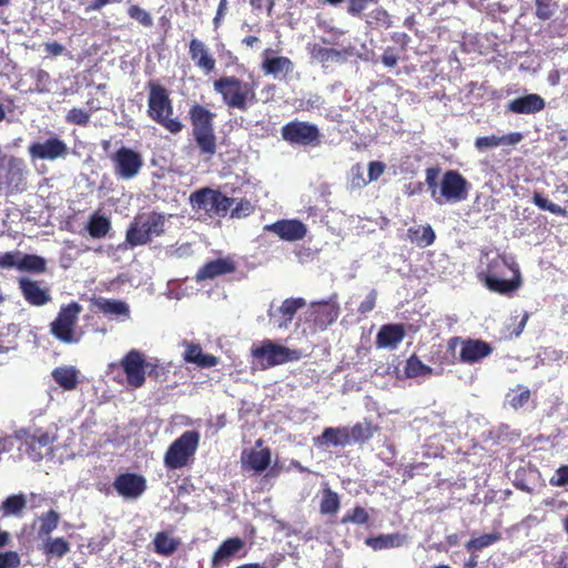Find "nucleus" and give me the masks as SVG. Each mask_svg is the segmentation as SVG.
Masks as SVG:
<instances>
[{
	"instance_id": "nucleus-1",
	"label": "nucleus",
	"mask_w": 568,
	"mask_h": 568,
	"mask_svg": "<svg viewBox=\"0 0 568 568\" xmlns=\"http://www.w3.org/2000/svg\"><path fill=\"white\" fill-rule=\"evenodd\" d=\"M214 91L222 95L223 102L233 109L245 111L256 102L255 87L234 75H225L214 81Z\"/></svg>"
},
{
	"instance_id": "nucleus-2",
	"label": "nucleus",
	"mask_w": 568,
	"mask_h": 568,
	"mask_svg": "<svg viewBox=\"0 0 568 568\" xmlns=\"http://www.w3.org/2000/svg\"><path fill=\"white\" fill-rule=\"evenodd\" d=\"M148 114L171 133H179L183 129L181 121L178 118H172V101L169 98L168 90L160 84L150 83Z\"/></svg>"
},
{
	"instance_id": "nucleus-3",
	"label": "nucleus",
	"mask_w": 568,
	"mask_h": 568,
	"mask_svg": "<svg viewBox=\"0 0 568 568\" xmlns=\"http://www.w3.org/2000/svg\"><path fill=\"white\" fill-rule=\"evenodd\" d=\"M200 435L195 430L184 432L169 447L164 456V464L169 469H179L184 467L190 457L197 448Z\"/></svg>"
},
{
	"instance_id": "nucleus-4",
	"label": "nucleus",
	"mask_w": 568,
	"mask_h": 568,
	"mask_svg": "<svg viewBox=\"0 0 568 568\" xmlns=\"http://www.w3.org/2000/svg\"><path fill=\"white\" fill-rule=\"evenodd\" d=\"M251 353L255 359L261 361L263 367L277 366L301 358L300 351L291 349L272 339H264L260 345L253 346Z\"/></svg>"
},
{
	"instance_id": "nucleus-5",
	"label": "nucleus",
	"mask_w": 568,
	"mask_h": 568,
	"mask_svg": "<svg viewBox=\"0 0 568 568\" xmlns=\"http://www.w3.org/2000/svg\"><path fill=\"white\" fill-rule=\"evenodd\" d=\"M81 311L82 307L77 302H72L65 306H62L58 313L57 318L50 325L51 334L62 343H78L79 339L75 337L74 326Z\"/></svg>"
},
{
	"instance_id": "nucleus-6",
	"label": "nucleus",
	"mask_w": 568,
	"mask_h": 568,
	"mask_svg": "<svg viewBox=\"0 0 568 568\" xmlns=\"http://www.w3.org/2000/svg\"><path fill=\"white\" fill-rule=\"evenodd\" d=\"M282 139L291 145L317 146L321 143V132L316 124L294 120L281 129Z\"/></svg>"
},
{
	"instance_id": "nucleus-7",
	"label": "nucleus",
	"mask_w": 568,
	"mask_h": 568,
	"mask_svg": "<svg viewBox=\"0 0 568 568\" xmlns=\"http://www.w3.org/2000/svg\"><path fill=\"white\" fill-rule=\"evenodd\" d=\"M14 438L27 447L29 457L39 462L43 458L42 449H50L51 444L55 440V436L48 430L37 427L20 428L14 432Z\"/></svg>"
},
{
	"instance_id": "nucleus-8",
	"label": "nucleus",
	"mask_w": 568,
	"mask_h": 568,
	"mask_svg": "<svg viewBox=\"0 0 568 568\" xmlns=\"http://www.w3.org/2000/svg\"><path fill=\"white\" fill-rule=\"evenodd\" d=\"M513 261L508 260L506 256H496L491 260L488 266L487 274H480L481 280L488 290L493 292H497L500 294H508L517 290L520 285V273L516 268L514 270L515 278L514 280H504L497 276L496 271L500 267H511Z\"/></svg>"
},
{
	"instance_id": "nucleus-9",
	"label": "nucleus",
	"mask_w": 568,
	"mask_h": 568,
	"mask_svg": "<svg viewBox=\"0 0 568 568\" xmlns=\"http://www.w3.org/2000/svg\"><path fill=\"white\" fill-rule=\"evenodd\" d=\"M469 186L468 181L458 171H446L439 184L438 204L465 201L468 196Z\"/></svg>"
},
{
	"instance_id": "nucleus-10",
	"label": "nucleus",
	"mask_w": 568,
	"mask_h": 568,
	"mask_svg": "<svg viewBox=\"0 0 568 568\" xmlns=\"http://www.w3.org/2000/svg\"><path fill=\"white\" fill-rule=\"evenodd\" d=\"M120 366L125 374L128 386L140 388L144 385L146 369L150 365L142 352L139 349L129 351L120 361Z\"/></svg>"
},
{
	"instance_id": "nucleus-11",
	"label": "nucleus",
	"mask_w": 568,
	"mask_h": 568,
	"mask_svg": "<svg viewBox=\"0 0 568 568\" xmlns=\"http://www.w3.org/2000/svg\"><path fill=\"white\" fill-rule=\"evenodd\" d=\"M115 174L123 180L135 178L142 165L143 159L136 151L122 146L112 156Z\"/></svg>"
},
{
	"instance_id": "nucleus-12",
	"label": "nucleus",
	"mask_w": 568,
	"mask_h": 568,
	"mask_svg": "<svg viewBox=\"0 0 568 568\" xmlns=\"http://www.w3.org/2000/svg\"><path fill=\"white\" fill-rule=\"evenodd\" d=\"M28 152L33 160L55 161L64 159L69 153L67 143L58 136L37 141L29 145Z\"/></svg>"
},
{
	"instance_id": "nucleus-13",
	"label": "nucleus",
	"mask_w": 568,
	"mask_h": 568,
	"mask_svg": "<svg viewBox=\"0 0 568 568\" xmlns=\"http://www.w3.org/2000/svg\"><path fill=\"white\" fill-rule=\"evenodd\" d=\"M305 305L306 302L302 297L286 298L276 310H274L273 304H271L267 311L270 322L280 329L287 328L297 311Z\"/></svg>"
},
{
	"instance_id": "nucleus-14",
	"label": "nucleus",
	"mask_w": 568,
	"mask_h": 568,
	"mask_svg": "<svg viewBox=\"0 0 568 568\" xmlns=\"http://www.w3.org/2000/svg\"><path fill=\"white\" fill-rule=\"evenodd\" d=\"M113 487L123 498L138 499L146 489V480L142 475L125 473L114 479Z\"/></svg>"
},
{
	"instance_id": "nucleus-15",
	"label": "nucleus",
	"mask_w": 568,
	"mask_h": 568,
	"mask_svg": "<svg viewBox=\"0 0 568 568\" xmlns=\"http://www.w3.org/2000/svg\"><path fill=\"white\" fill-rule=\"evenodd\" d=\"M455 343H460L459 359L466 364H475L489 356L493 347L485 341L473 338H455Z\"/></svg>"
},
{
	"instance_id": "nucleus-16",
	"label": "nucleus",
	"mask_w": 568,
	"mask_h": 568,
	"mask_svg": "<svg viewBox=\"0 0 568 568\" xmlns=\"http://www.w3.org/2000/svg\"><path fill=\"white\" fill-rule=\"evenodd\" d=\"M312 315L315 325L321 329H326L339 316V305L336 295L331 296L327 301L312 303Z\"/></svg>"
},
{
	"instance_id": "nucleus-17",
	"label": "nucleus",
	"mask_w": 568,
	"mask_h": 568,
	"mask_svg": "<svg viewBox=\"0 0 568 568\" xmlns=\"http://www.w3.org/2000/svg\"><path fill=\"white\" fill-rule=\"evenodd\" d=\"M264 230L287 242L302 240L307 233L306 225L298 220H281L265 225Z\"/></svg>"
},
{
	"instance_id": "nucleus-18",
	"label": "nucleus",
	"mask_w": 568,
	"mask_h": 568,
	"mask_svg": "<svg viewBox=\"0 0 568 568\" xmlns=\"http://www.w3.org/2000/svg\"><path fill=\"white\" fill-rule=\"evenodd\" d=\"M546 105L544 98L536 93H528L508 102L507 111L515 114H535Z\"/></svg>"
},
{
	"instance_id": "nucleus-19",
	"label": "nucleus",
	"mask_w": 568,
	"mask_h": 568,
	"mask_svg": "<svg viewBox=\"0 0 568 568\" xmlns=\"http://www.w3.org/2000/svg\"><path fill=\"white\" fill-rule=\"evenodd\" d=\"M19 287L24 300L31 305L42 306L51 300L48 290L42 288L37 281L21 277L19 280Z\"/></svg>"
},
{
	"instance_id": "nucleus-20",
	"label": "nucleus",
	"mask_w": 568,
	"mask_h": 568,
	"mask_svg": "<svg viewBox=\"0 0 568 568\" xmlns=\"http://www.w3.org/2000/svg\"><path fill=\"white\" fill-rule=\"evenodd\" d=\"M267 49L264 51V60L262 62V70L265 74L272 75L275 79H283L288 73L293 72L294 63L286 57H268Z\"/></svg>"
},
{
	"instance_id": "nucleus-21",
	"label": "nucleus",
	"mask_w": 568,
	"mask_h": 568,
	"mask_svg": "<svg viewBox=\"0 0 568 568\" xmlns=\"http://www.w3.org/2000/svg\"><path fill=\"white\" fill-rule=\"evenodd\" d=\"M94 305L101 313L111 318L119 321L130 318V306L124 301L99 297L94 301Z\"/></svg>"
},
{
	"instance_id": "nucleus-22",
	"label": "nucleus",
	"mask_w": 568,
	"mask_h": 568,
	"mask_svg": "<svg viewBox=\"0 0 568 568\" xmlns=\"http://www.w3.org/2000/svg\"><path fill=\"white\" fill-rule=\"evenodd\" d=\"M243 547L244 541L240 537L225 539L212 556V567L219 568L227 564Z\"/></svg>"
},
{
	"instance_id": "nucleus-23",
	"label": "nucleus",
	"mask_w": 568,
	"mask_h": 568,
	"mask_svg": "<svg viewBox=\"0 0 568 568\" xmlns=\"http://www.w3.org/2000/svg\"><path fill=\"white\" fill-rule=\"evenodd\" d=\"M190 55L195 62V65L203 70L205 73H210L215 68V60L209 53L206 45L199 39H192L190 41Z\"/></svg>"
},
{
	"instance_id": "nucleus-24",
	"label": "nucleus",
	"mask_w": 568,
	"mask_h": 568,
	"mask_svg": "<svg viewBox=\"0 0 568 568\" xmlns=\"http://www.w3.org/2000/svg\"><path fill=\"white\" fill-rule=\"evenodd\" d=\"M215 114L209 109L195 104L190 109V120L192 123V134L214 130L213 120Z\"/></svg>"
},
{
	"instance_id": "nucleus-25",
	"label": "nucleus",
	"mask_w": 568,
	"mask_h": 568,
	"mask_svg": "<svg viewBox=\"0 0 568 568\" xmlns=\"http://www.w3.org/2000/svg\"><path fill=\"white\" fill-rule=\"evenodd\" d=\"M80 372L71 365L55 367L51 372L52 379L65 392L74 390L79 384Z\"/></svg>"
},
{
	"instance_id": "nucleus-26",
	"label": "nucleus",
	"mask_w": 568,
	"mask_h": 568,
	"mask_svg": "<svg viewBox=\"0 0 568 568\" xmlns=\"http://www.w3.org/2000/svg\"><path fill=\"white\" fill-rule=\"evenodd\" d=\"M404 328L398 324H388L382 326L377 336L376 344L382 348H396L404 338Z\"/></svg>"
},
{
	"instance_id": "nucleus-27",
	"label": "nucleus",
	"mask_w": 568,
	"mask_h": 568,
	"mask_svg": "<svg viewBox=\"0 0 568 568\" xmlns=\"http://www.w3.org/2000/svg\"><path fill=\"white\" fill-rule=\"evenodd\" d=\"M235 265L229 258H216L206 263L196 274V280L203 281L234 272Z\"/></svg>"
},
{
	"instance_id": "nucleus-28",
	"label": "nucleus",
	"mask_w": 568,
	"mask_h": 568,
	"mask_svg": "<svg viewBox=\"0 0 568 568\" xmlns=\"http://www.w3.org/2000/svg\"><path fill=\"white\" fill-rule=\"evenodd\" d=\"M407 542V537L399 532L382 534L376 537H369L365 544L374 550H384L402 547Z\"/></svg>"
},
{
	"instance_id": "nucleus-29",
	"label": "nucleus",
	"mask_w": 568,
	"mask_h": 568,
	"mask_svg": "<svg viewBox=\"0 0 568 568\" xmlns=\"http://www.w3.org/2000/svg\"><path fill=\"white\" fill-rule=\"evenodd\" d=\"M317 446L344 447L349 444V435L346 428L327 427L315 438Z\"/></svg>"
},
{
	"instance_id": "nucleus-30",
	"label": "nucleus",
	"mask_w": 568,
	"mask_h": 568,
	"mask_svg": "<svg viewBox=\"0 0 568 568\" xmlns=\"http://www.w3.org/2000/svg\"><path fill=\"white\" fill-rule=\"evenodd\" d=\"M171 215H169L170 217ZM141 223L145 229V232L150 240L153 237L161 236L165 232V223L168 220V215L158 212H151L145 216H140Z\"/></svg>"
},
{
	"instance_id": "nucleus-31",
	"label": "nucleus",
	"mask_w": 568,
	"mask_h": 568,
	"mask_svg": "<svg viewBox=\"0 0 568 568\" xmlns=\"http://www.w3.org/2000/svg\"><path fill=\"white\" fill-rule=\"evenodd\" d=\"M27 496L22 493L13 494L8 496L1 503V510L3 517H22L24 509L27 507Z\"/></svg>"
},
{
	"instance_id": "nucleus-32",
	"label": "nucleus",
	"mask_w": 568,
	"mask_h": 568,
	"mask_svg": "<svg viewBox=\"0 0 568 568\" xmlns=\"http://www.w3.org/2000/svg\"><path fill=\"white\" fill-rule=\"evenodd\" d=\"M242 462L255 471L265 470L271 463V452L267 448L260 450L243 452Z\"/></svg>"
},
{
	"instance_id": "nucleus-33",
	"label": "nucleus",
	"mask_w": 568,
	"mask_h": 568,
	"mask_svg": "<svg viewBox=\"0 0 568 568\" xmlns=\"http://www.w3.org/2000/svg\"><path fill=\"white\" fill-rule=\"evenodd\" d=\"M184 359L187 363L196 364L199 367H213L217 364V358L211 354H204L200 345L187 344L184 352Z\"/></svg>"
},
{
	"instance_id": "nucleus-34",
	"label": "nucleus",
	"mask_w": 568,
	"mask_h": 568,
	"mask_svg": "<svg viewBox=\"0 0 568 568\" xmlns=\"http://www.w3.org/2000/svg\"><path fill=\"white\" fill-rule=\"evenodd\" d=\"M215 197V190L203 187L191 194L190 202L193 209L203 210L213 214Z\"/></svg>"
},
{
	"instance_id": "nucleus-35",
	"label": "nucleus",
	"mask_w": 568,
	"mask_h": 568,
	"mask_svg": "<svg viewBox=\"0 0 568 568\" xmlns=\"http://www.w3.org/2000/svg\"><path fill=\"white\" fill-rule=\"evenodd\" d=\"M111 229V222L108 217L99 214L98 212L93 213L87 224V230L93 239H102L104 237Z\"/></svg>"
},
{
	"instance_id": "nucleus-36",
	"label": "nucleus",
	"mask_w": 568,
	"mask_h": 568,
	"mask_svg": "<svg viewBox=\"0 0 568 568\" xmlns=\"http://www.w3.org/2000/svg\"><path fill=\"white\" fill-rule=\"evenodd\" d=\"M201 154L211 159L216 153V135L214 130L192 134Z\"/></svg>"
},
{
	"instance_id": "nucleus-37",
	"label": "nucleus",
	"mask_w": 568,
	"mask_h": 568,
	"mask_svg": "<svg viewBox=\"0 0 568 568\" xmlns=\"http://www.w3.org/2000/svg\"><path fill=\"white\" fill-rule=\"evenodd\" d=\"M47 262L42 256L36 254H24L20 252L19 271L31 273H43Z\"/></svg>"
},
{
	"instance_id": "nucleus-38",
	"label": "nucleus",
	"mask_w": 568,
	"mask_h": 568,
	"mask_svg": "<svg viewBox=\"0 0 568 568\" xmlns=\"http://www.w3.org/2000/svg\"><path fill=\"white\" fill-rule=\"evenodd\" d=\"M154 551L162 556L172 555L179 547L180 541L172 538L165 531H160L153 539Z\"/></svg>"
},
{
	"instance_id": "nucleus-39",
	"label": "nucleus",
	"mask_w": 568,
	"mask_h": 568,
	"mask_svg": "<svg viewBox=\"0 0 568 568\" xmlns=\"http://www.w3.org/2000/svg\"><path fill=\"white\" fill-rule=\"evenodd\" d=\"M40 527L38 529V537L42 540L50 538V534L57 529L60 521V515L51 509L39 517Z\"/></svg>"
},
{
	"instance_id": "nucleus-40",
	"label": "nucleus",
	"mask_w": 568,
	"mask_h": 568,
	"mask_svg": "<svg viewBox=\"0 0 568 568\" xmlns=\"http://www.w3.org/2000/svg\"><path fill=\"white\" fill-rule=\"evenodd\" d=\"M125 240L132 247L144 245L151 241L139 217L128 229Z\"/></svg>"
},
{
	"instance_id": "nucleus-41",
	"label": "nucleus",
	"mask_w": 568,
	"mask_h": 568,
	"mask_svg": "<svg viewBox=\"0 0 568 568\" xmlns=\"http://www.w3.org/2000/svg\"><path fill=\"white\" fill-rule=\"evenodd\" d=\"M501 539V534L498 531H494L490 534H485L479 537L471 538L465 545L467 551L475 552L491 546L493 544L499 541Z\"/></svg>"
},
{
	"instance_id": "nucleus-42",
	"label": "nucleus",
	"mask_w": 568,
	"mask_h": 568,
	"mask_svg": "<svg viewBox=\"0 0 568 568\" xmlns=\"http://www.w3.org/2000/svg\"><path fill=\"white\" fill-rule=\"evenodd\" d=\"M341 506L338 495L329 488L324 489L320 511L323 515H335Z\"/></svg>"
},
{
	"instance_id": "nucleus-43",
	"label": "nucleus",
	"mask_w": 568,
	"mask_h": 568,
	"mask_svg": "<svg viewBox=\"0 0 568 568\" xmlns=\"http://www.w3.org/2000/svg\"><path fill=\"white\" fill-rule=\"evenodd\" d=\"M312 57L318 62H339L344 60L343 53L336 49L324 48L314 45L312 49Z\"/></svg>"
},
{
	"instance_id": "nucleus-44",
	"label": "nucleus",
	"mask_w": 568,
	"mask_h": 568,
	"mask_svg": "<svg viewBox=\"0 0 568 568\" xmlns=\"http://www.w3.org/2000/svg\"><path fill=\"white\" fill-rule=\"evenodd\" d=\"M530 397V392L527 387L518 385L516 388L510 389L506 395L507 403L515 409L523 407Z\"/></svg>"
},
{
	"instance_id": "nucleus-45",
	"label": "nucleus",
	"mask_w": 568,
	"mask_h": 568,
	"mask_svg": "<svg viewBox=\"0 0 568 568\" xmlns=\"http://www.w3.org/2000/svg\"><path fill=\"white\" fill-rule=\"evenodd\" d=\"M532 203L540 210L548 211L555 215L562 217L568 216V211L544 197L540 193L535 192L531 199Z\"/></svg>"
},
{
	"instance_id": "nucleus-46",
	"label": "nucleus",
	"mask_w": 568,
	"mask_h": 568,
	"mask_svg": "<svg viewBox=\"0 0 568 568\" xmlns=\"http://www.w3.org/2000/svg\"><path fill=\"white\" fill-rule=\"evenodd\" d=\"M70 550V546L63 538H48L44 544V552L48 555H54L63 557Z\"/></svg>"
},
{
	"instance_id": "nucleus-47",
	"label": "nucleus",
	"mask_w": 568,
	"mask_h": 568,
	"mask_svg": "<svg viewBox=\"0 0 568 568\" xmlns=\"http://www.w3.org/2000/svg\"><path fill=\"white\" fill-rule=\"evenodd\" d=\"M405 372L408 377H418L429 375L432 368L422 363L418 357L412 356L406 363Z\"/></svg>"
},
{
	"instance_id": "nucleus-48",
	"label": "nucleus",
	"mask_w": 568,
	"mask_h": 568,
	"mask_svg": "<svg viewBox=\"0 0 568 568\" xmlns=\"http://www.w3.org/2000/svg\"><path fill=\"white\" fill-rule=\"evenodd\" d=\"M440 173L439 168H428L426 169V184L428 190L430 191V196L438 204L439 197V186H438V175Z\"/></svg>"
},
{
	"instance_id": "nucleus-49",
	"label": "nucleus",
	"mask_w": 568,
	"mask_h": 568,
	"mask_svg": "<svg viewBox=\"0 0 568 568\" xmlns=\"http://www.w3.org/2000/svg\"><path fill=\"white\" fill-rule=\"evenodd\" d=\"M413 241L420 247H426L434 243L435 241V232L429 226H423L414 232Z\"/></svg>"
},
{
	"instance_id": "nucleus-50",
	"label": "nucleus",
	"mask_w": 568,
	"mask_h": 568,
	"mask_svg": "<svg viewBox=\"0 0 568 568\" xmlns=\"http://www.w3.org/2000/svg\"><path fill=\"white\" fill-rule=\"evenodd\" d=\"M235 203V199L229 197L222 194L220 191H216V197L214 203L213 214L219 216H224L226 213L232 210V205Z\"/></svg>"
},
{
	"instance_id": "nucleus-51",
	"label": "nucleus",
	"mask_w": 568,
	"mask_h": 568,
	"mask_svg": "<svg viewBox=\"0 0 568 568\" xmlns=\"http://www.w3.org/2000/svg\"><path fill=\"white\" fill-rule=\"evenodd\" d=\"M368 519H369L368 513L363 507L357 506L353 509L352 513L346 514L342 518L341 523L342 524L353 523L356 525H364L368 521Z\"/></svg>"
},
{
	"instance_id": "nucleus-52",
	"label": "nucleus",
	"mask_w": 568,
	"mask_h": 568,
	"mask_svg": "<svg viewBox=\"0 0 568 568\" xmlns=\"http://www.w3.org/2000/svg\"><path fill=\"white\" fill-rule=\"evenodd\" d=\"M65 121L71 124L87 125L90 121V113L83 109L73 108L67 113Z\"/></svg>"
},
{
	"instance_id": "nucleus-53",
	"label": "nucleus",
	"mask_w": 568,
	"mask_h": 568,
	"mask_svg": "<svg viewBox=\"0 0 568 568\" xmlns=\"http://www.w3.org/2000/svg\"><path fill=\"white\" fill-rule=\"evenodd\" d=\"M349 442L355 443L365 442L372 437L369 425L356 424L351 430H348Z\"/></svg>"
},
{
	"instance_id": "nucleus-54",
	"label": "nucleus",
	"mask_w": 568,
	"mask_h": 568,
	"mask_svg": "<svg viewBox=\"0 0 568 568\" xmlns=\"http://www.w3.org/2000/svg\"><path fill=\"white\" fill-rule=\"evenodd\" d=\"M20 251L0 252V268L10 270L19 268Z\"/></svg>"
},
{
	"instance_id": "nucleus-55",
	"label": "nucleus",
	"mask_w": 568,
	"mask_h": 568,
	"mask_svg": "<svg viewBox=\"0 0 568 568\" xmlns=\"http://www.w3.org/2000/svg\"><path fill=\"white\" fill-rule=\"evenodd\" d=\"M129 16L144 27H151L153 21L151 14L138 6H131L128 10Z\"/></svg>"
},
{
	"instance_id": "nucleus-56",
	"label": "nucleus",
	"mask_w": 568,
	"mask_h": 568,
	"mask_svg": "<svg viewBox=\"0 0 568 568\" xmlns=\"http://www.w3.org/2000/svg\"><path fill=\"white\" fill-rule=\"evenodd\" d=\"M368 183L364 179L363 169L359 164L352 166L349 171V186L351 189H361Z\"/></svg>"
},
{
	"instance_id": "nucleus-57",
	"label": "nucleus",
	"mask_w": 568,
	"mask_h": 568,
	"mask_svg": "<svg viewBox=\"0 0 568 568\" xmlns=\"http://www.w3.org/2000/svg\"><path fill=\"white\" fill-rule=\"evenodd\" d=\"M254 206L248 200H241L236 203V206L231 210V216L242 219L253 213Z\"/></svg>"
},
{
	"instance_id": "nucleus-58",
	"label": "nucleus",
	"mask_w": 568,
	"mask_h": 568,
	"mask_svg": "<svg viewBox=\"0 0 568 568\" xmlns=\"http://www.w3.org/2000/svg\"><path fill=\"white\" fill-rule=\"evenodd\" d=\"M21 560L17 551L0 552V568H17Z\"/></svg>"
},
{
	"instance_id": "nucleus-59",
	"label": "nucleus",
	"mask_w": 568,
	"mask_h": 568,
	"mask_svg": "<svg viewBox=\"0 0 568 568\" xmlns=\"http://www.w3.org/2000/svg\"><path fill=\"white\" fill-rule=\"evenodd\" d=\"M554 7L555 3L551 0H537V17L542 20L549 19L555 12Z\"/></svg>"
},
{
	"instance_id": "nucleus-60",
	"label": "nucleus",
	"mask_w": 568,
	"mask_h": 568,
	"mask_svg": "<svg viewBox=\"0 0 568 568\" xmlns=\"http://www.w3.org/2000/svg\"><path fill=\"white\" fill-rule=\"evenodd\" d=\"M499 142L498 135L479 136L475 140V148L479 151L494 149L500 146Z\"/></svg>"
},
{
	"instance_id": "nucleus-61",
	"label": "nucleus",
	"mask_w": 568,
	"mask_h": 568,
	"mask_svg": "<svg viewBox=\"0 0 568 568\" xmlns=\"http://www.w3.org/2000/svg\"><path fill=\"white\" fill-rule=\"evenodd\" d=\"M371 2L376 3L377 0H348L347 12L352 16H358L367 8V4Z\"/></svg>"
},
{
	"instance_id": "nucleus-62",
	"label": "nucleus",
	"mask_w": 568,
	"mask_h": 568,
	"mask_svg": "<svg viewBox=\"0 0 568 568\" xmlns=\"http://www.w3.org/2000/svg\"><path fill=\"white\" fill-rule=\"evenodd\" d=\"M377 293L375 290H372L365 300L359 304L358 311L362 314L368 313L374 310L376 303Z\"/></svg>"
},
{
	"instance_id": "nucleus-63",
	"label": "nucleus",
	"mask_w": 568,
	"mask_h": 568,
	"mask_svg": "<svg viewBox=\"0 0 568 568\" xmlns=\"http://www.w3.org/2000/svg\"><path fill=\"white\" fill-rule=\"evenodd\" d=\"M554 486L564 487L568 485V466H561L550 481Z\"/></svg>"
},
{
	"instance_id": "nucleus-64",
	"label": "nucleus",
	"mask_w": 568,
	"mask_h": 568,
	"mask_svg": "<svg viewBox=\"0 0 568 568\" xmlns=\"http://www.w3.org/2000/svg\"><path fill=\"white\" fill-rule=\"evenodd\" d=\"M385 171V164L379 161H372L368 164V182L377 180Z\"/></svg>"
}]
</instances>
